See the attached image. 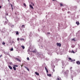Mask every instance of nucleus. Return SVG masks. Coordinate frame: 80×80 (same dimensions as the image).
Here are the masks:
<instances>
[{"label": "nucleus", "instance_id": "obj_1", "mask_svg": "<svg viewBox=\"0 0 80 80\" xmlns=\"http://www.w3.org/2000/svg\"><path fill=\"white\" fill-rule=\"evenodd\" d=\"M57 46H59V47H61V43H57Z\"/></svg>", "mask_w": 80, "mask_h": 80}, {"label": "nucleus", "instance_id": "obj_2", "mask_svg": "<svg viewBox=\"0 0 80 80\" xmlns=\"http://www.w3.org/2000/svg\"><path fill=\"white\" fill-rule=\"evenodd\" d=\"M61 80V78H60L59 77H58L56 79V80Z\"/></svg>", "mask_w": 80, "mask_h": 80}, {"label": "nucleus", "instance_id": "obj_3", "mask_svg": "<svg viewBox=\"0 0 80 80\" xmlns=\"http://www.w3.org/2000/svg\"><path fill=\"white\" fill-rule=\"evenodd\" d=\"M77 8V6H75L73 7L74 10H76Z\"/></svg>", "mask_w": 80, "mask_h": 80}, {"label": "nucleus", "instance_id": "obj_4", "mask_svg": "<svg viewBox=\"0 0 80 80\" xmlns=\"http://www.w3.org/2000/svg\"><path fill=\"white\" fill-rule=\"evenodd\" d=\"M76 63L78 65H80V62L79 61H78L76 62Z\"/></svg>", "mask_w": 80, "mask_h": 80}, {"label": "nucleus", "instance_id": "obj_5", "mask_svg": "<svg viewBox=\"0 0 80 80\" xmlns=\"http://www.w3.org/2000/svg\"><path fill=\"white\" fill-rule=\"evenodd\" d=\"M21 28H25V25H22V26H21Z\"/></svg>", "mask_w": 80, "mask_h": 80}, {"label": "nucleus", "instance_id": "obj_6", "mask_svg": "<svg viewBox=\"0 0 80 80\" xmlns=\"http://www.w3.org/2000/svg\"><path fill=\"white\" fill-rule=\"evenodd\" d=\"M76 23L77 24V25H80V23H79L78 21L77 22H76Z\"/></svg>", "mask_w": 80, "mask_h": 80}, {"label": "nucleus", "instance_id": "obj_7", "mask_svg": "<svg viewBox=\"0 0 80 80\" xmlns=\"http://www.w3.org/2000/svg\"><path fill=\"white\" fill-rule=\"evenodd\" d=\"M45 68L47 73H48V71L47 68H46V67H45Z\"/></svg>", "mask_w": 80, "mask_h": 80}, {"label": "nucleus", "instance_id": "obj_8", "mask_svg": "<svg viewBox=\"0 0 80 80\" xmlns=\"http://www.w3.org/2000/svg\"><path fill=\"white\" fill-rule=\"evenodd\" d=\"M16 59L17 60V61H18V62H21V61H20V60L18 58H16Z\"/></svg>", "mask_w": 80, "mask_h": 80}, {"label": "nucleus", "instance_id": "obj_9", "mask_svg": "<svg viewBox=\"0 0 80 80\" xmlns=\"http://www.w3.org/2000/svg\"><path fill=\"white\" fill-rule=\"evenodd\" d=\"M29 7H30V8H32V9H33V6H32V5L30 4L29 5Z\"/></svg>", "mask_w": 80, "mask_h": 80}, {"label": "nucleus", "instance_id": "obj_10", "mask_svg": "<svg viewBox=\"0 0 80 80\" xmlns=\"http://www.w3.org/2000/svg\"><path fill=\"white\" fill-rule=\"evenodd\" d=\"M24 67L25 68H26L27 69V70H28V71H30V70L28 68V67Z\"/></svg>", "mask_w": 80, "mask_h": 80}, {"label": "nucleus", "instance_id": "obj_11", "mask_svg": "<svg viewBox=\"0 0 80 80\" xmlns=\"http://www.w3.org/2000/svg\"><path fill=\"white\" fill-rule=\"evenodd\" d=\"M8 67L9 68H10V69L11 70H12V67L11 66H9Z\"/></svg>", "mask_w": 80, "mask_h": 80}, {"label": "nucleus", "instance_id": "obj_12", "mask_svg": "<svg viewBox=\"0 0 80 80\" xmlns=\"http://www.w3.org/2000/svg\"><path fill=\"white\" fill-rule=\"evenodd\" d=\"M48 76V77H51L52 76V74H47Z\"/></svg>", "mask_w": 80, "mask_h": 80}, {"label": "nucleus", "instance_id": "obj_13", "mask_svg": "<svg viewBox=\"0 0 80 80\" xmlns=\"http://www.w3.org/2000/svg\"><path fill=\"white\" fill-rule=\"evenodd\" d=\"M13 66V67H18V65H14Z\"/></svg>", "mask_w": 80, "mask_h": 80}, {"label": "nucleus", "instance_id": "obj_14", "mask_svg": "<svg viewBox=\"0 0 80 80\" xmlns=\"http://www.w3.org/2000/svg\"><path fill=\"white\" fill-rule=\"evenodd\" d=\"M69 72V70H67V71H66V73H68Z\"/></svg>", "mask_w": 80, "mask_h": 80}, {"label": "nucleus", "instance_id": "obj_15", "mask_svg": "<svg viewBox=\"0 0 80 80\" xmlns=\"http://www.w3.org/2000/svg\"><path fill=\"white\" fill-rule=\"evenodd\" d=\"M35 73L36 75H39V73H38L37 72H35Z\"/></svg>", "mask_w": 80, "mask_h": 80}, {"label": "nucleus", "instance_id": "obj_16", "mask_svg": "<svg viewBox=\"0 0 80 80\" xmlns=\"http://www.w3.org/2000/svg\"><path fill=\"white\" fill-rule=\"evenodd\" d=\"M60 7H62V6H63L62 3H60Z\"/></svg>", "mask_w": 80, "mask_h": 80}, {"label": "nucleus", "instance_id": "obj_17", "mask_svg": "<svg viewBox=\"0 0 80 80\" xmlns=\"http://www.w3.org/2000/svg\"><path fill=\"white\" fill-rule=\"evenodd\" d=\"M13 68L14 70H15H15H16V68H15V67H14V66H13Z\"/></svg>", "mask_w": 80, "mask_h": 80}, {"label": "nucleus", "instance_id": "obj_18", "mask_svg": "<svg viewBox=\"0 0 80 80\" xmlns=\"http://www.w3.org/2000/svg\"><path fill=\"white\" fill-rule=\"evenodd\" d=\"M21 47H22V48H23V49H25V46H22Z\"/></svg>", "mask_w": 80, "mask_h": 80}, {"label": "nucleus", "instance_id": "obj_19", "mask_svg": "<svg viewBox=\"0 0 80 80\" xmlns=\"http://www.w3.org/2000/svg\"><path fill=\"white\" fill-rule=\"evenodd\" d=\"M32 52H33V53H36V52H37L36 51V50H35L32 51Z\"/></svg>", "mask_w": 80, "mask_h": 80}, {"label": "nucleus", "instance_id": "obj_20", "mask_svg": "<svg viewBox=\"0 0 80 80\" xmlns=\"http://www.w3.org/2000/svg\"><path fill=\"white\" fill-rule=\"evenodd\" d=\"M16 35H19V33H18V32L17 31L16 32Z\"/></svg>", "mask_w": 80, "mask_h": 80}, {"label": "nucleus", "instance_id": "obj_21", "mask_svg": "<svg viewBox=\"0 0 80 80\" xmlns=\"http://www.w3.org/2000/svg\"><path fill=\"white\" fill-rule=\"evenodd\" d=\"M71 53H75V52H74L73 51H72L71 52Z\"/></svg>", "mask_w": 80, "mask_h": 80}, {"label": "nucleus", "instance_id": "obj_22", "mask_svg": "<svg viewBox=\"0 0 80 80\" xmlns=\"http://www.w3.org/2000/svg\"><path fill=\"white\" fill-rule=\"evenodd\" d=\"M31 5H32V6H34V3H32V2H31Z\"/></svg>", "mask_w": 80, "mask_h": 80}, {"label": "nucleus", "instance_id": "obj_23", "mask_svg": "<svg viewBox=\"0 0 80 80\" xmlns=\"http://www.w3.org/2000/svg\"><path fill=\"white\" fill-rule=\"evenodd\" d=\"M7 23V21H5L4 22V25H6Z\"/></svg>", "mask_w": 80, "mask_h": 80}, {"label": "nucleus", "instance_id": "obj_24", "mask_svg": "<svg viewBox=\"0 0 80 80\" xmlns=\"http://www.w3.org/2000/svg\"><path fill=\"white\" fill-rule=\"evenodd\" d=\"M72 40H73V41H76V40H75V38H73L72 39Z\"/></svg>", "mask_w": 80, "mask_h": 80}, {"label": "nucleus", "instance_id": "obj_25", "mask_svg": "<svg viewBox=\"0 0 80 80\" xmlns=\"http://www.w3.org/2000/svg\"><path fill=\"white\" fill-rule=\"evenodd\" d=\"M11 51H13V49L12 48L11 49H10Z\"/></svg>", "mask_w": 80, "mask_h": 80}, {"label": "nucleus", "instance_id": "obj_26", "mask_svg": "<svg viewBox=\"0 0 80 80\" xmlns=\"http://www.w3.org/2000/svg\"><path fill=\"white\" fill-rule=\"evenodd\" d=\"M23 5L24 7H26V4H25V3H23Z\"/></svg>", "mask_w": 80, "mask_h": 80}, {"label": "nucleus", "instance_id": "obj_27", "mask_svg": "<svg viewBox=\"0 0 80 80\" xmlns=\"http://www.w3.org/2000/svg\"><path fill=\"white\" fill-rule=\"evenodd\" d=\"M19 40H20V38H17L18 41H19Z\"/></svg>", "mask_w": 80, "mask_h": 80}, {"label": "nucleus", "instance_id": "obj_28", "mask_svg": "<svg viewBox=\"0 0 80 80\" xmlns=\"http://www.w3.org/2000/svg\"><path fill=\"white\" fill-rule=\"evenodd\" d=\"M2 45H5V42H3Z\"/></svg>", "mask_w": 80, "mask_h": 80}, {"label": "nucleus", "instance_id": "obj_29", "mask_svg": "<svg viewBox=\"0 0 80 80\" xmlns=\"http://www.w3.org/2000/svg\"><path fill=\"white\" fill-rule=\"evenodd\" d=\"M53 71L54 72H55V69H54V68H53Z\"/></svg>", "mask_w": 80, "mask_h": 80}, {"label": "nucleus", "instance_id": "obj_30", "mask_svg": "<svg viewBox=\"0 0 80 80\" xmlns=\"http://www.w3.org/2000/svg\"><path fill=\"white\" fill-rule=\"evenodd\" d=\"M69 60H72V58H69Z\"/></svg>", "mask_w": 80, "mask_h": 80}, {"label": "nucleus", "instance_id": "obj_31", "mask_svg": "<svg viewBox=\"0 0 80 80\" xmlns=\"http://www.w3.org/2000/svg\"><path fill=\"white\" fill-rule=\"evenodd\" d=\"M27 60H29V58H28V57L27 58Z\"/></svg>", "mask_w": 80, "mask_h": 80}, {"label": "nucleus", "instance_id": "obj_32", "mask_svg": "<svg viewBox=\"0 0 80 80\" xmlns=\"http://www.w3.org/2000/svg\"><path fill=\"white\" fill-rule=\"evenodd\" d=\"M73 61H75V60H71V62H73Z\"/></svg>", "mask_w": 80, "mask_h": 80}, {"label": "nucleus", "instance_id": "obj_33", "mask_svg": "<svg viewBox=\"0 0 80 80\" xmlns=\"http://www.w3.org/2000/svg\"><path fill=\"white\" fill-rule=\"evenodd\" d=\"M6 15H7V16L8 15V13H6Z\"/></svg>", "mask_w": 80, "mask_h": 80}, {"label": "nucleus", "instance_id": "obj_34", "mask_svg": "<svg viewBox=\"0 0 80 80\" xmlns=\"http://www.w3.org/2000/svg\"><path fill=\"white\" fill-rule=\"evenodd\" d=\"M74 46H72V48H74Z\"/></svg>", "mask_w": 80, "mask_h": 80}, {"label": "nucleus", "instance_id": "obj_35", "mask_svg": "<svg viewBox=\"0 0 80 80\" xmlns=\"http://www.w3.org/2000/svg\"><path fill=\"white\" fill-rule=\"evenodd\" d=\"M2 57V55H1L0 56V58H1V57Z\"/></svg>", "mask_w": 80, "mask_h": 80}, {"label": "nucleus", "instance_id": "obj_36", "mask_svg": "<svg viewBox=\"0 0 80 80\" xmlns=\"http://www.w3.org/2000/svg\"><path fill=\"white\" fill-rule=\"evenodd\" d=\"M10 5H11L12 8L13 7H12V4H10Z\"/></svg>", "mask_w": 80, "mask_h": 80}, {"label": "nucleus", "instance_id": "obj_37", "mask_svg": "<svg viewBox=\"0 0 80 80\" xmlns=\"http://www.w3.org/2000/svg\"><path fill=\"white\" fill-rule=\"evenodd\" d=\"M20 40L22 41V38H21L20 39Z\"/></svg>", "mask_w": 80, "mask_h": 80}, {"label": "nucleus", "instance_id": "obj_38", "mask_svg": "<svg viewBox=\"0 0 80 80\" xmlns=\"http://www.w3.org/2000/svg\"><path fill=\"white\" fill-rule=\"evenodd\" d=\"M22 40H23V41H24V39H23V38H22Z\"/></svg>", "mask_w": 80, "mask_h": 80}, {"label": "nucleus", "instance_id": "obj_39", "mask_svg": "<svg viewBox=\"0 0 80 80\" xmlns=\"http://www.w3.org/2000/svg\"><path fill=\"white\" fill-rule=\"evenodd\" d=\"M70 69H72V67H71L70 68Z\"/></svg>", "mask_w": 80, "mask_h": 80}, {"label": "nucleus", "instance_id": "obj_40", "mask_svg": "<svg viewBox=\"0 0 80 80\" xmlns=\"http://www.w3.org/2000/svg\"><path fill=\"white\" fill-rule=\"evenodd\" d=\"M2 8V6H0V8Z\"/></svg>", "mask_w": 80, "mask_h": 80}, {"label": "nucleus", "instance_id": "obj_41", "mask_svg": "<svg viewBox=\"0 0 80 80\" xmlns=\"http://www.w3.org/2000/svg\"><path fill=\"white\" fill-rule=\"evenodd\" d=\"M12 10H13V7H12Z\"/></svg>", "mask_w": 80, "mask_h": 80}, {"label": "nucleus", "instance_id": "obj_42", "mask_svg": "<svg viewBox=\"0 0 80 80\" xmlns=\"http://www.w3.org/2000/svg\"><path fill=\"white\" fill-rule=\"evenodd\" d=\"M68 13H70V12H68Z\"/></svg>", "mask_w": 80, "mask_h": 80}, {"label": "nucleus", "instance_id": "obj_43", "mask_svg": "<svg viewBox=\"0 0 80 80\" xmlns=\"http://www.w3.org/2000/svg\"><path fill=\"white\" fill-rule=\"evenodd\" d=\"M52 1H55V0H52Z\"/></svg>", "mask_w": 80, "mask_h": 80}, {"label": "nucleus", "instance_id": "obj_44", "mask_svg": "<svg viewBox=\"0 0 80 80\" xmlns=\"http://www.w3.org/2000/svg\"><path fill=\"white\" fill-rule=\"evenodd\" d=\"M48 33V34H50V32H49Z\"/></svg>", "mask_w": 80, "mask_h": 80}, {"label": "nucleus", "instance_id": "obj_45", "mask_svg": "<svg viewBox=\"0 0 80 80\" xmlns=\"http://www.w3.org/2000/svg\"><path fill=\"white\" fill-rule=\"evenodd\" d=\"M8 0V1L9 2V0Z\"/></svg>", "mask_w": 80, "mask_h": 80}]
</instances>
